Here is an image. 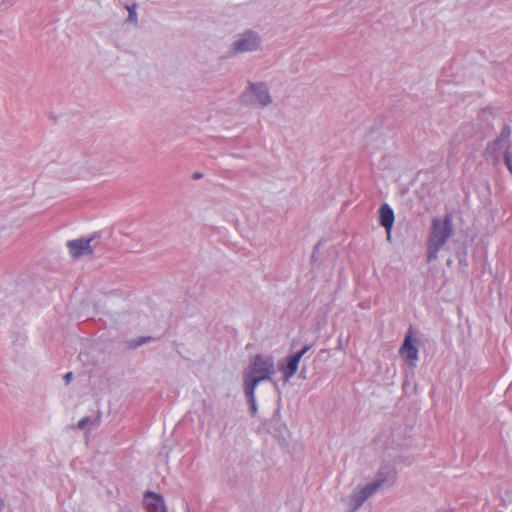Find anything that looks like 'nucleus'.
Segmentation results:
<instances>
[{"label":"nucleus","instance_id":"0eeeda50","mask_svg":"<svg viewBox=\"0 0 512 512\" xmlns=\"http://www.w3.org/2000/svg\"><path fill=\"white\" fill-rule=\"evenodd\" d=\"M415 342L416 340L413 338L412 328H409L405 335L403 344L399 349V355L412 366H415V362L418 360L419 353Z\"/></svg>","mask_w":512,"mask_h":512},{"label":"nucleus","instance_id":"9d476101","mask_svg":"<svg viewBox=\"0 0 512 512\" xmlns=\"http://www.w3.org/2000/svg\"><path fill=\"white\" fill-rule=\"evenodd\" d=\"M143 503L147 512H168L164 497L161 494L147 491L144 494Z\"/></svg>","mask_w":512,"mask_h":512},{"label":"nucleus","instance_id":"f8f14e48","mask_svg":"<svg viewBox=\"0 0 512 512\" xmlns=\"http://www.w3.org/2000/svg\"><path fill=\"white\" fill-rule=\"evenodd\" d=\"M244 386V394L247 400V403L249 405V409L252 416H255L257 413V403H256V397H255V390L256 387L243 385Z\"/></svg>","mask_w":512,"mask_h":512},{"label":"nucleus","instance_id":"5701e85b","mask_svg":"<svg viewBox=\"0 0 512 512\" xmlns=\"http://www.w3.org/2000/svg\"><path fill=\"white\" fill-rule=\"evenodd\" d=\"M4 508V501L0 498V512H2Z\"/></svg>","mask_w":512,"mask_h":512},{"label":"nucleus","instance_id":"ddd939ff","mask_svg":"<svg viewBox=\"0 0 512 512\" xmlns=\"http://www.w3.org/2000/svg\"><path fill=\"white\" fill-rule=\"evenodd\" d=\"M511 128L509 125H504L499 137L494 141V145H500L502 143H509L511 137Z\"/></svg>","mask_w":512,"mask_h":512},{"label":"nucleus","instance_id":"f3484780","mask_svg":"<svg viewBox=\"0 0 512 512\" xmlns=\"http://www.w3.org/2000/svg\"><path fill=\"white\" fill-rule=\"evenodd\" d=\"M92 422V419L89 416L83 417L78 423L77 427L81 430L85 429V427Z\"/></svg>","mask_w":512,"mask_h":512},{"label":"nucleus","instance_id":"412c9836","mask_svg":"<svg viewBox=\"0 0 512 512\" xmlns=\"http://www.w3.org/2000/svg\"><path fill=\"white\" fill-rule=\"evenodd\" d=\"M319 245H320V243H318V244L314 247L313 253H312V255H311V260H312V261H314V260H315V258H316V251H317V249L319 248Z\"/></svg>","mask_w":512,"mask_h":512},{"label":"nucleus","instance_id":"f03ea898","mask_svg":"<svg viewBox=\"0 0 512 512\" xmlns=\"http://www.w3.org/2000/svg\"><path fill=\"white\" fill-rule=\"evenodd\" d=\"M453 223L450 215L443 219L434 217L427 238V262L431 263L438 259V253L447 243L453 234Z\"/></svg>","mask_w":512,"mask_h":512},{"label":"nucleus","instance_id":"a211bd4d","mask_svg":"<svg viewBox=\"0 0 512 512\" xmlns=\"http://www.w3.org/2000/svg\"><path fill=\"white\" fill-rule=\"evenodd\" d=\"M312 348V345H305L301 350H299L298 352L294 353L293 355L294 356H298L299 358V361L301 360V358Z\"/></svg>","mask_w":512,"mask_h":512},{"label":"nucleus","instance_id":"39448f33","mask_svg":"<svg viewBox=\"0 0 512 512\" xmlns=\"http://www.w3.org/2000/svg\"><path fill=\"white\" fill-rule=\"evenodd\" d=\"M262 43L259 34L253 30H247L238 35L232 45V54L237 55L246 52H253L260 48Z\"/></svg>","mask_w":512,"mask_h":512},{"label":"nucleus","instance_id":"9b49d317","mask_svg":"<svg viewBox=\"0 0 512 512\" xmlns=\"http://www.w3.org/2000/svg\"><path fill=\"white\" fill-rule=\"evenodd\" d=\"M394 221L395 215L393 209L387 203L382 204L379 208V223L386 230L388 239L390 238Z\"/></svg>","mask_w":512,"mask_h":512},{"label":"nucleus","instance_id":"aec40b11","mask_svg":"<svg viewBox=\"0 0 512 512\" xmlns=\"http://www.w3.org/2000/svg\"><path fill=\"white\" fill-rule=\"evenodd\" d=\"M72 377H73V373L72 372H68V373H66L64 375L63 379H64V382H65L66 385H68L71 382Z\"/></svg>","mask_w":512,"mask_h":512},{"label":"nucleus","instance_id":"20e7f679","mask_svg":"<svg viewBox=\"0 0 512 512\" xmlns=\"http://www.w3.org/2000/svg\"><path fill=\"white\" fill-rule=\"evenodd\" d=\"M101 236V232H94L88 238H79L69 240L66 243L69 254L73 259H80L84 256H90L94 253L97 243L96 240Z\"/></svg>","mask_w":512,"mask_h":512},{"label":"nucleus","instance_id":"4468645a","mask_svg":"<svg viewBox=\"0 0 512 512\" xmlns=\"http://www.w3.org/2000/svg\"><path fill=\"white\" fill-rule=\"evenodd\" d=\"M154 340L152 336H141L138 337L130 342V347L137 348L145 343H148L150 341Z\"/></svg>","mask_w":512,"mask_h":512},{"label":"nucleus","instance_id":"6ab92c4d","mask_svg":"<svg viewBox=\"0 0 512 512\" xmlns=\"http://www.w3.org/2000/svg\"><path fill=\"white\" fill-rule=\"evenodd\" d=\"M278 415H279V411L277 410V411H275L274 417H273L271 420H269V421H267V422H265V423H264V427H265V429H266L268 432H271V425H272V423H273L274 421L278 424V422H279V421L275 419V418H276V416H278Z\"/></svg>","mask_w":512,"mask_h":512},{"label":"nucleus","instance_id":"4be33fe9","mask_svg":"<svg viewBox=\"0 0 512 512\" xmlns=\"http://www.w3.org/2000/svg\"><path fill=\"white\" fill-rule=\"evenodd\" d=\"M202 176H203V175H202V173H200V172H194V173H193V175H192V178H193L194 180H197V179L202 178Z\"/></svg>","mask_w":512,"mask_h":512},{"label":"nucleus","instance_id":"f257e3e1","mask_svg":"<svg viewBox=\"0 0 512 512\" xmlns=\"http://www.w3.org/2000/svg\"><path fill=\"white\" fill-rule=\"evenodd\" d=\"M276 373L275 359L271 354H256L250 358L243 372V385L258 386L263 381H273Z\"/></svg>","mask_w":512,"mask_h":512},{"label":"nucleus","instance_id":"6e6552de","mask_svg":"<svg viewBox=\"0 0 512 512\" xmlns=\"http://www.w3.org/2000/svg\"><path fill=\"white\" fill-rule=\"evenodd\" d=\"M375 493L374 486H371L369 483L364 487L355 488L347 499L350 506L349 512H356Z\"/></svg>","mask_w":512,"mask_h":512},{"label":"nucleus","instance_id":"1a4fd4ad","mask_svg":"<svg viewBox=\"0 0 512 512\" xmlns=\"http://www.w3.org/2000/svg\"><path fill=\"white\" fill-rule=\"evenodd\" d=\"M298 356L289 355L280 360L277 364L278 370L283 374L284 383L288 382L295 375L299 366Z\"/></svg>","mask_w":512,"mask_h":512},{"label":"nucleus","instance_id":"7ed1b4c3","mask_svg":"<svg viewBox=\"0 0 512 512\" xmlns=\"http://www.w3.org/2000/svg\"><path fill=\"white\" fill-rule=\"evenodd\" d=\"M240 101L245 106L267 107L272 103L269 88L265 82H248V86L240 95Z\"/></svg>","mask_w":512,"mask_h":512},{"label":"nucleus","instance_id":"2eb2a0df","mask_svg":"<svg viewBox=\"0 0 512 512\" xmlns=\"http://www.w3.org/2000/svg\"><path fill=\"white\" fill-rule=\"evenodd\" d=\"M126 9L129 12L128 21L136 22V20H137L136 5L133 4L131 6H126Z\"/></svg>","mask_w":512,"mask_h":512},{"label":"nucleus","instance_id":"dca6fc26","mask_svg":"<svg viewBox=\"0 0 512 512\" xmlns=\"http://www.w3.org/2000/svg\"><path fill=\"white\" fill-rule=\"evenodd\" d=\"M504 162H505L508 170L512 174V151H510L509 149L506 150V152L504 154Z\"/></svg>","mask_w":512,"mask_h":512},{"label":"nucleus","instance_id":"423d86ee","mask_svg":"<svg viewBox=\"0 0 512 512\" xmlns=\"http://www.w3.org/2000/svg\"><path fill=\"white\" fill-rule=\"evenodd\" d=\"M396 480H397L396 468L391 464H383L378 469L374 481L369 484L371 486H374V489L377 492L381 488L392 487L395 484Z\"/></svg>","mask_w":512,"mask_h":512}]
</instances>
